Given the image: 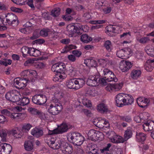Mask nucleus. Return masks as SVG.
<instances>
[{"label":"nucleus","instance_id":"f257e3e1","mask_svg":"<svg viewBox=\"0 0 154 154\" xmlns=\"http://www.w3.org/2000/svg\"><path fill=\"white\" fill-rule=\"evenodd\" d=\"M115 100L116 105L119 107L131 105L134 101V98L131 95L123 93L117 94Z\"/></svg>","mask_w":154,"mask_h":154},{"label":"nucleus","instance_id":"f03ea898","mask_svg":"<svg viewBox=\"0 0 154 154\" xmlns=\"http://www.w3.org/2000/svg\"><path fill=\"white\" fill-rule=\"evenodd\" d=\"M85 133L87 135L88 138L93 141H101L104 138L103 134L102 133L95 130H87L86 131Z\"/></svg>","mask_w":154,"mask_h":154},{"label":"nucleus","instance_id":"7ed1b4c3","mask_svg":"<svg viewBox=\"0 0 154 154\" xmlns=\"http://www.w3.org/2000/svg\"><path fill=\"white\" fill-rule=\"evenodd\" d=\"M95 7L96 9L105 14L109 13L112 10L111 8L108 6L106 2L103 0L97 1L95 4Z\"/></svg>","mask_w":154,"mask_h":154},{"label":"nucleus","instance_id":"20e7f679","mask_svg":"<svg viewBox=\"0 0 154 154\" xmlns=\"http://www.w3.org/2000/svg\"><path fill=\"white\" fill-rule=\"evenodd\" d=\"M63 107L61 103L57 100L56 102L51 104L48 108V112L53 115L58 114L62 110Z\"/></svg>","mask_w":154,"mask_h":154},{"label":"nucleus","instance_id":"39448f33","mask_svg":"<svg viewBox=\"0 0 154 154\" xmlns=\"http://www.w3.org/2000/svg\"><path fill=\"white\" fill-rule=\"evenodd\" d=\"M107 137H109L111 141L114 143H123L124 140L122 137L116 135L115 132L112 131H109L106 132Z\"/></svg>","mask_w":154,"mask_h":154},{"label":"nucleus","instance_id":"423d86ee","mask_svg":"<svg viewBox=\"0 0 154 154\" xmlns=\"http://www.w3.org/2000/svg\"><path fill=\"white\" fill-rule=\"evenodd\" d=\"M47 143L50 147L54 149H60L63 142L60 140H58L55 137H49Z\"/></svg>","mask_w":154,"mask_h":154},{"label":"nucleus","instance_id":"0eeeda50","mask_svg":"<svg viewBox=\"0 0 154 154\" xmlns=\"http://www.w3.org/2000/svg\"><path fill=\"white\" fill-rule=\"evenodd\" d=\"M133 52L129 48L120 50L117 51L116 55L119 58L126 59L131 56Z\"/></svg>","mask_w":154,"mask_h":154},{"label":"nucleus","instance_id":"6e6552de","mask_svg":"<svg viewBox=\"0 0 154 154\" xmlns=\"http://www.w3.org/2000/svg\"><path fill=\"white\" fill-rule=\"evenodd\" d=\"M19 21L16 15L11 13H8L5 23L7 25H17L19 24Z\"/></svg>","mask_w":154,"mask_h":154},{"label":"nucleus","instance_id":"1a4fd4ad","mask_svg":"<svg viewBox=\"0 0 154 154\" xmlns=\"http://www.w3.org/2000/svg\"><path fill=\"white\" fill-rule=\"evenodd\" d=\"M18 92L16 90H13L7 92L5 95L6 98L13 102H16L19 100Z\"/></svg>","mask_w":154,"mask_h":154},{"label":"nucleus","instance_id":"9d476101","mask_svg":"<svg viewBox=\"0 0 154 154\" xmlns=\"http://www.w3.org/2000/svg\"><path fill=\"white\" fill-rule=\"evenodd\" d=\"M14 84L16 86V87L18 88H22L25 87L27 83L30 82L29 80H27L25 78L20 77L15 78L14 80Z\"/></svg>","mask_w":154,"mask_h":154},{"label":"nucleus","instance_id":"9b49d317","mask_svg":"<svg viewBox=\"0 0 154 154\" xmlns=\"http://www.w3.org/2000/svg\"><path fill=\"white\" fill-rule=\"evenodd\" d=\"M32 101L35 104L42 105L46 103L47 98L45 95L41 94L36 95L32 97Z\"/></svg>","mask_w":154,"mask_h":154},{"label":"nucleus","instance_id":"f8f14e48","mask_svg":"<svg viewBox=\"0 0 154 154\" xmlns=\"http://www.w3.org/2000/svg\"><path fill=\"white\" fill-rule=\"evenodd\" d=\"M132 66V64L127 61L122 60L120 62L119 68L123 72L128 71Z\"/></svg>","mask_w":154,"mask_h":154},{"label":"nucleus","instance_id":"ddd939ff","mask_svg":"<svg viewBox=\"0 0 154 154\" xmlns=\"http://www.w3.org/2000/svg\"><path fill=\"white\" fill-rule=\"evenodd\" d=\"M76 137L75 139L74 140V144L75 145L79 146L82 145L85 140L84 137L82 136L81 134L78 133L77 134H73L72 136H71L70 138Z\"/></svg>","mask_w":154,"mask_h":154},{"label":"nucleus","instance_id":"4468645a","mask_svg":"<svg viewBox=\"0 0 154 154\" xmlns=\"http://www.w3.org/2000/svg\"><path fill=\"white\" fill-rule=\"evenodd\" d=\"M95 75H91L88 78L87 82V84L90 86H96L99 85L98 78Z\"/></svg>","mask_w":154,"mask_h":154},{"label":"nucleus","instance_id":"2eb2a0df","mask_svg":"<svg viewBox=\"0 0 154 154\" xmlns=\"http://www.w3.org/2000/svg\"><path fill=\"white\" fill-rule=\"evenodd\" d=\"M137 102L139 106L144 108L149 102V100L146 98L140 97L137 98Z\"/></svg>","mask_w":154,"mask_h":154},{"label":"nucleus","instance_id":"dca6fc26","mask_svg":"<svg viewBox=\"0 0 154 154\" xmlns=\"http://www.w3.org/2000/svg\"><path fill=\"white\" fill-rule=\"evenodd\" d=\"M65 143L63 142V144L61 146L60 150L64 154H71L73 152V149L72 146L64 145Z\"/></svg>","mask_w":154,"mask_h":154},{"label":"nucleus","instance_id":"f3484780","mask_svg":"<svg viewBox=\"0 0 154 154\" xmlns=\"http://www.w3.org/2000/svg\"><path fill=\"white\" fill-rule=\"evenodd\" d=\"M142 126L143 129L146 131L154 130V122L148 120L145 122Z\"/></svg>","mask_w":154,"mask_h":154},{"label":"nucleus","instance_id":"a211bd4d","mask_svg":"<svg viewBox=\"0 0 154 154\" xmlns=\"http://www.w3.org/2000/svg\"><path fill=\"white\" fill-rule=\"evenodd\" d=\"M145 69L147 71H151L154 68V60H148L145 64Z\"/></svg>","mask_w":154,"mask_h":154},{"label":"nucleus","instance_id":"6ab92c4d","mask_svg":"<svg viewBox=\"0 0 154 154\" xmlns=\"http://www.w3.org/2000/svg\"><path fill=\"white\" fill-rule=\"evenodd\" d=\"M97 127L100 128H109V124L108 121L103 119L99 120L98 124H97Z\"/></svg>","mask_w":154,"mask_h":154},{"label":"nucleus","instance_id":"aec40b11","mask_svg":"<svg viewBox=\"0 0 154 154\" xmlns=\"http://www.w3.org/2000/svg\"><path fill=\"white\" fill-rule=\"evenodd\" d=\"M141 74V72L139 69L133 70L130 74L131 78L133 79L136 80L139 78Z\"/></svg>","mask_w":154,"mask_h":154},{"label":"nucleus","instance_id":"412c9836","mask_svg":"<svg viewBox=\"0 0 154 154\" xmlns=\"http://www.w3.org/2000/svg\"><path fill=\"white\" fill-rule=\"evenodd\" d=\"M31 134L34 136L38 137L42 135L43 131L40 129L35 128L32 130Z\"/></svg>","mask_w":154,"mask_h":154},{"label":"nucleus","instance_id":"4be33fe9","mask_svg":"<svg viewBox=\"0 0 154 154\" xmlns=\"http://www.w3.org/2000/svg\"><path fill=\"white\" fill-rule=\"evenodd\" d=\"M76 90L82 87L85 84V81L82 78H78L75 79Z\"/></svg>","mask_w":154,"mask_h":154},{"label":"nucleus","instance_id":"5701e85b","mask_svg":"<svg viewBox=\"0 0 154 154\" xmlns=\"http://www.w3.org/2000/svg\"><path fill=\"white\" fill-rule=\"evenodd\" d=\"M33 140H31L26 141L24 144V148L25 149L28 151H30L33 150Z\"/></svg>","mask_w":154,"mask_h":154},{"label":"nucleus","instance_id":"b1692460","mask_svg":"<svg viewBox=\"0 0 154 154\" xmlns=\"http://www.w3.org/2000/svg\"><path fill=\"white\" fill-rule=\"evenodd\" d=\"M97 109L100 112L103 113L108 111V108L105 104L101 103L97 106Z\"/></svg>","mask_w":154,"mask_h":154},{"label":"nucleus","instance_id":"393cba45","mask_svg":"<svg viewBox=\"0 0 154 154\" xmlns=\"http://www.w3.org/2000/svg\"><path fill=\"white\" fill-rule=\"evenodd\" d=\"M29 99L27 97H23L22 99H20L17 102V104L22 106H24L28 104L29 103Z\"/></svg>","mask_w":154,"mask_h":154},{"label":"nucleus","instance_id":"a878e982","mask_svg":"<svg viewBox=\"0 0 154 154\" xmlns=\"http://www.w3.org/2000/svg\"><path fill=\"white\" fill-rule=\"evenodd\" d=\"M59 74L56 75L53 78V80L55 82L60 81L59 80H63L65 79L66 77V74L65 72L61 73H58Z\"/></svg>","mask_w":154,"mask_h":154},{"label":"nucleus","instance_id":"bb28decb","mask_svg":"<svg viewBox=\"0 0 154 154\" xmlns=\"http://www.w3.org/2000/svg\"><path fill=\"white\" fill-rule=\"evenodd\" d=\"M85 94L88 96L94 97L97 95V91L92 88H87L85 90Z\"/></svg>","mask_w":154,"mask_h":154},{"label":"nucleus","instance_id":"cd10ccee","mask_svg":"<svg viewBox=\"0 0 154 154\" xmlns=\"http://www.w3.org/2000/svg\"><path fill=\"white\" fill-rule=\"evenodd\" d=\"M84 63L89 67H95L97 66L96 62L93 59H86L85 60Z\"/></svg>","mask_w":154,"mask_h":154},{"label":"nucleus","instance_id":"c85d7f7f","mask_svg":"<svg viewBox=\"0 0 154 154\" xmlns=\"http://www.w3.org/2000/svg\"><path fill=\"white\" fill-rule=\"evenodd\" d=\"M145 50L146 53L151 56H154V47L151 45H148L145 48Z\"/></svg>","mask_w":154,"mask_h":154},{"label":"nucleus","instance_id":"c756f323","mask_svg":"<svg viewBox=\"0 0 154 154\" xmlns=\"http://www.w3.org/2000/svg\"><path fill=\"white\" fill-rule=\"evenodd\" d=\"M66 85L69 88L76 90L75 79H69L66 81Z\"/></svg>","mask_w":154,"mask_h":154},{"label":"nucleus","instance_id":"7c9ffc66","mask_svg":"<svg viewBox=\"0 0 154 154\" xmlns=\"http://www.w3.org/2000/svg\"><path fill=\"white\" fill-rule=\"evenodd\" d=\"M59 134L62 133L67 131L68 127L67 124L66 123H62L57 128Z\"/></svg>","mask_w":154,"mask_h":154},{"label":"nucleus","instance_id":"2f4dec72","mask_svg":"<svg viewBox=\"0 0 154 154\" xmlns=\"http://www.w3.org/2000/svg\"><path fill=\"white\" fill-rule=\"evenodd\" d=\"M137 140L139 142H142L146 138V135L143 133H138L136 135Z\"/></svg>","mask_w":154,"mask_h":154},{"label":"nucleus","instance_id":"473e14b6","mask_svg":"<svg viewBox=\"0 0 154 154\" xmlns=\"http://www.w3.org/2000/svg\"><path fill=\"white\" fill-rule=\"evenodd\" d=\"M30 51L29 55L30 56L37 57L41 55L40 51L35 48H31V50H30Z\"/></svg>","mask_w":154,"mask_h":154},{"label":"nucleus","instance_id":"72a5a7b5","mask_svg":"<svg viewBox=\"0 0 154 154\" xmlns=\"http://www.w3.org/2000/svg\"><path fill=\"white\" fill-rule=\"evenodd\" d=\"M104 78L106 79L107 81L109 82L114 81L115 82H116L118 80L116 75L112 72V74H110L108 75H106V76Z\"/></svg>","mask_w":154,"mask_h":154},{"label":"nucleus","instance_id":"f704fd0d","mask_svg":"<svg viewBox=\"0 0 154 154\" xmlns=\"http://www.w3.org/2000/svg\"><path fill=\"white\" fill-rule=\"evenodd\" d=\"M30 50L31 48H28L26 46L23 47L21 49L23 57H26L28 54L29 55Z\"/></svg>","mask_w":154,"mask_h":154},{"label":"nucleus","instance_id":"c9c22d12","mask_svg":"<svg viewBox=\"0 0 154 154\" xmlns=\"http://www.w3.org/2000/svg\"><path fill=\"white\" fill-rule=\"evenodd\" d=\"M10 116L11 118L13 119H15L16 118H22L23 117H26L27 116V114L25 113H11Z\"/></svg>","mask_w":154,"mask_h":154},{"label":"nucleus","instance_id":"e433bc0d","mask_svg":"<svg viewBox=\"0 0 154 154\" xmlns=\"http://www.w3.org/2000/svg\"><path fill=\"white\" fill-rule=\"evenodd\" d=\"M3 147L5 154H9L12 150L11 146L9 144L6 143L2 144Z\"/></svg>","mask_w":154,"mask_h":154},{"label":"nucleus","instance_id":"4c0bfd02","mask_svg":"<svg viewBox=\"0 0 154 154\" xmlns=\"http://www.w3.org/2000/svg\"><path fill=\"white\" fill-rule=\"evenodd\" d=\"M75 26L73 24L68 25L66 27L67 30L69 32V35L71 37L74 36V32Z\"/></svg>","mask_w":154,"mask_h":154},{"label":"nucleus","instance_id":"58836bf2","mask_svg":"<svg viewBox=\"0 0 154 154\" xmlns=\"http://www.w3.org/2000/svg\"><path fill=\"white\" fill-rule=\"evenodd\" d=\"M81 40L85 43H88L92 40V38L86 34H83L81 36Z\"/></svg>","mask_w":154,"mask_h":154},{"label":"nucleus","instance_id":"ea45409f","mask_svg":"<svg viewBox=\"0 0 154 154\" xmlns=\"http://www.w3.org/2000/svg\"><path fill=\"white\" fill-rule=\"evenodd\" d=\"M132 135V132L131 130L128 129L125 131L124 136V141L127 140L131 137Z\"/></svg>","mask_w":154,"mask_h":154},{"label":"nucleus","instance_id":"a19ab883","mask_svg":"<svg viewBox=\"0 0 154 154\" xmlns=\"http://www.w3.org/2000/svg\"><path fill=\"white\" fill-rule=\"evenodd\" d=\"M7 135V130L5 129L0 130V137L2 138V140L3 141L6 140Z\"/></svg>","mask_w":154,"mask_h":154},{"label":"nucleus","instance_id":"79ce46f5","mask_svg":"<svg viewBox=\"0 0 154 154\" xmlns=\"http://www.w3.org/2000/svg\"><path fill=\"white\" fill-rule=\"evenodd\" d=\"M104 46L107 51H110L112 49V45L110 41L107 40L104 43Z\"/></svg>","mask_w":154,"mask_h":154},{"label":"nucleus","instance_id":"37998d69","mask_svg":"<svg viewBox=\"0 0 154 154\" xmlns=\"http://www.w3.org/2000/svg\"><path fill=\"white\" fill-rule=\"evenodd\" d=\"M76 48V47L75 45H68L65 47L61 52L63 53H66L70 50L73 49H75Z\"/></svg>","mask_w":154,"mask_h":154},{"label":"nucleus","instance_id":"c03bdc74","mask_svg":"<svg viewBox=\"0 0 154 154\" xmlns=\"http://www.w3.org/2000/svg\"><path fill=\"white\" fill-rule=\"evenodd\" d=\"M82 101L83 104L87 107H91L92 106L91 101L85 97H84Z\"/></svg>","mask_w":154,"mask_h":154},{"label":"nucleus","instance_id":"a18cd8bd","mask_svg":"<svg viewBox=\"0 0 154 154\" xmlns=\"http://www.w3.org/2000/svg\"><path fill=\"white\" fill-rule=\"evenodd\" d=\"M35 60L33 59H29L26 60L24 63V65L26 66H29L32 65H34Z\"/></svg>","mask_w":154,"mask_h":154},{"label":"nucleus","instance_id":"49530a36","mask_svg":"<svg viewBox=\"0 0 154 154\" xmlns=\"http://www.w3.org/2000/svg\"><path fill=\"white\" fill-rule=\"evenodd\" d=\"M58 73L65 72L66 70V65L63 63H58Z\"/></svg>","mask_w":154,"mask_h":154},{"label":"nucleus","instance_id":"de8ad7c7","mask_svg":"<svg viewBox=\"0 0 154 154\" xmlns=\"http://www.w3.org/2000/svg\"><path fill=\"white\" fill-rule=\"evenodd\" d=\"M60 9L59 8H54L52 10L51 15L54 17H56L60 15Z\"/></svg>","mask_w":154,"mask_h":154},{"label":"nucleus","instance_id":"09e8293b","mask_svg":"<svg viewBox=\"0 0 154 154\" xmlns=\"http://www.w3.org/2000/svg\"><path fill=\"white\" fill-rule=\"evenodd\" d=\"M28 111L31 114L33 115H39L41 112L35 108L32 107L29 108L28 109Z\"/></svg>","mask_w":154,"mask_h":154},{"label":"nucleus","instance_id":"8fccbe9b","mask_svg":"<svg viewBox=\"0 0 154 154\" xmlns=\"http://www.w3.org/2000/svg\"><path fill=\"white\" fill-rule=\"evenodd\" d=\"M136 39L138 42L142 44H145L149 40V38L148 37H143L141 38L137 37Z\"/></svg>","mask_w":154,"mask_h":154},{"label":"nucleus","instance_id":"3c124183","mask_svg":"<svg viewBox=\"0 0 154 154\" xmlns=\"http://www.w3.org/2000/svg\"><path fill=\"white\" fill-rule=\"evenodd\" d=\"M98 61L100 65L103 67L106 66L109 63V60L107 59H100Z\"/></svg>","mask_w":154,"mask_h":154},{"label":"nucleus","instance_id":"603ef678","mask_svg":"<svg viewBox=\"0 0 154 154\" xmlns=\"http://www.w3.org/2000/svg\"><path fill=\"white\" fill-rule=\"evenodd\" d=\"M32 125L28 123L24 124L22 126V130L23 131L27 132L32 127Z\"/></svg>","mask_w":154,"mask_h":154},{"label":"nucleus","instance_id":"864d4df0","mask_svg":"<svg viewBox=\"0 0 154 154\" xmlns=\"http://www.w3.org/2000/svg\"><path fill=\"white\" fill-rule=\"evenodd\" d=\"M78 134L77 132H71L68 133L67 135V138L68 141L70 142H73L74 143V140L75 139L76 137L71 138L70 137L71 136H72V135L73 134Z\"/></svg>","mask_w":154,"mask_h":154},{"label":"nucleus","instance_id":"5fc2aeb1","mask_svg":"<svg viewBox=\"0 0 154 154\" xmlns=\"http://www.w3.org/2000/svg\"><path fill=\"white\" fill-rule=\"evenodd\" d=\"M50 32V29H43L40 32L41 35L43 37L47 36Z\"/></svg>","mask_w":154,"mask_h":154},{"label":"nucleus","instance_id":"6e6d98bb","mask_svg":"<svg viewBox=\"0 0 154 154\" xmlns=\"http://www.w3.org/2000/svg\"><path fill=\"white\" fill-rule=\"evenodd\" d=\"M31 30L30 28L24 27V28H20L19 29V31L22 33L28 34L31 32Z\"/></svg>","mask_w":154,"mask_h":154},{"label":"nucleus","instance_id":"4d7b16f0","mask_svg":"<svg viewBox=\"0 0 154 154\" xmlns=\"http://www.w3.org/2000/svg\"><path fill=\"white\" fill-rule=\"evenodd\" d=\"M114 85V91H118L120 90L122 88L123 83L122 82L116 83Z\"/></svg>","mask_w":154,"mask_h":154},{"label":"nucleus","instance_id":"13d9d810","mask_svg":"<svg viewBox=\"0 0 154 154\" xmlns=\"http://www.w3.org/2000/svg\"><path fill=\"white\" fill-rule=\"evenodd\" d=\"M121 119L128 122H130L132 121V119L130 116H122L120 117Z\"/></svg>","mask_w":154,"mask_h":154},{"label":"nucleus","instance_id":"bf43d9fd","mask_svg":"<svg viewBox=\"0 0 154 154\" xmlns=\"http://www.w3.org/2000/svg\"><path fill=\"white\" fill-rule=\"evenodd\" d=\"M29 77L36 78L37 73L35 70L28 69Z\"/></svg>","mask_w":154,"mask_h":154},{"label":"nucleus","instance_id":"052dcab7","mask_svg":"<svg viewBox=\"0 0 154 154\" xmlns=\"http://www.w3.org/2000/svg\"><path fill=\"white\" fill-rule=\"evenodd\" d=\"M94 146V145H92L91 146H89V149L90 151L89 152V154H97L98 153L97 149L93 147Z\"/></svg>","mask_w":154,"mask_h":154},{"label":"nucleus","instance_id":"680f3d73","mask_svg":"<svg viewBox=\"0 0 154 154\" xmlns=\"http://www.w3.org/2000/svg\"><path fill=\"white\" fill-rule=\"evenodd\" d=\"M140 115L141 117L142 120L143 121H146L148 119L150 116L149 114L147 112H144L140 114Z\"/></svg>","mask_w":154,"mask_h":154},{"label":"nucleus","instance_id":"e2e57ef3","mask_svg":"<svg viewBox=\"0 0 154 154\" xmlns=\"http://www.w3.org/2000/svg\"><path fill=\"white\" fill-rule=\"evenodd\" d=\"M106 22V21L103 20H92L89 21V23L93 24H100L104 23Z\"/></svg>","mask_w":154,"mask_h":154},{"label":"nucleus","instance_id":"0e129e2a","mask_svg":"<svg viewBox=\"0 0 154 154\" xmlns=\"http://www.w3.org/2000/svg\"><path fill=\"white\" fill-rule=\"evenodd\" d=\"M102 72L103 76L104 78L106 76V75H108L110 74H112V72L110 70L106 68L104 69Z\"/></svg>","mask_w":154,"mask_h":154},{"label":"nucleus","instance_id":"69168bd1","mask_svg":"<svg viewBox=\"0 0 154 154\" xmlns=\"http://www.w3.org/2000/svg\"><path fill=\"white\" fill-rule=\"evenodd\" d=\"M69 75L71 76H74L75 74V69L72 67H69V69L68 70Z\"/></svg>","mask_w":154,"mask_h":154},{"label":"nucleus","instance_id":"338daca9","mask_svg":"<svg viewBox=\"0 0 154 154\" xmlns=\"http://www.w3.org/2000/svg\"><path fill=\"white\" fill-rule=\"evenodd\" d=\"M34 66L36 67L38 69H41L45 67L44 64L40 62H35Z\"/></svg>","mask_w":154,"mask_h":154},{"label":"nucleus","instance_id":"774afa93","mask_svg":"<svg viewBox=\"0 0 154 154\" xmlns=\"http://www.w3.org/2000/svg\"><path fill=\"white\" fill-rule=\"evenodd\" d=\"M9 133L10 134L12 135L16 138H18L19 137L18 136L19 135V133L15 130L12 129L10 130L9 131Z\"/></svg>","mask_w":154,"mask_h":154}]
</instances>
